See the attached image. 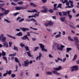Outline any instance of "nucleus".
Listing matches in <instances>:
<instances>
[{"mask_svg":"<svg viewBox=\"0 0 79 79\" xmlns=\"http://www.w3.org/2000/svg\"><path fill=\"white\" fill-rule=\"evenodd\" d=\"M9 13V10H7L4 12V14H5V15H8Z\"/></svg>","mask_w":79,"mask_h":79,"instance_id":"b1692460","label":"nucleus"},{"mask_svg":"<svg viewBox=\"0 0 79 79\" xmlns=\"http://www.w3.org/2000/svg\"><path fill=\"white\" fill-rule=\"evenodd\" d=\"M67 14H68V15L69 17V19H70V20L71 19V18H72V16L70 14V11H68Z\"/></svg>","mask_w":79,"mask_h":79,"instance_id":"1a4fd4ad","label":"nucleus"},{"mask_svg":"<svg viewBox=\"0 0 79 79\" xmlns=\"http://www.w3.org/2000/svg\"><path fill=\"white\" fill-rule=\"evenodd\" d=\"M49 12H50V13H52L53 12V10L52 9H50L48 10Z\"/></svg>","mask_w":79,"mask_h":79,"instance_id":"e433bc0d","label":"nucleus"},{"mask_svg":"<svg viewBox=\"0 0 79 79\" xmlns=\"http://www.w3.org/2000/svg\"><path fill=\"white\" fill-rule=\"evenodd\" d=\"M61 68H62L61 66H59L58 67V71L61 70Z\"/></svg>","mask_w":79,"mask_h":79,"instance_id":"de8ad7c7","label":"nucleus"},{"mask_svg":"<svg viewBox=\"0 0 79 79\" xmlns=\"http://www.w3.org/2000/svg\"><path fill=\"white\" fill-rule=\"evenodd\" d=\"M30 28L31 29H33V30H35V31L37 30V28H33L32 27H30Z\"/></svg>","mask_w":79,"mask_h":79,"instance_id":"6e6d98bb","label":"nucleus"},{"mask_svg":"<svg viewBox=\"0 0 79 79\" xmlns=\"http://www.w3.org/2000/svg\"><path fill=\"white\" fill-rule=\"evenodd\" d=\"M2 56H5V55H6V52H4L3 50H2V53L0 52V58H1L2 57Z\"/></svg>","mask_w":79,"mask_h":79,"instance_id":"423d86ee","label":"nucleus"},{"mask_svg":"<svg viewBox=\"0 0 79 79\" xmlns=\"http://www.w3.org/2000/svg\"><path fill=\"white\" fill-rule=\"evenodd\" d=\"M3 37H4V35H3V34H1L0 36V40H2V38H3Z\"/></svg>","mask_w":79,"mask_h":79,"instance_id":"a878e982","label":"nucleus"},{"mask_svg":"<svg viewBox=\"0 0 79 79\" xmlns=\"http://www.w3.org/2000/svg\"><path fill=\"white\" fill-rule=\"evenodd\" d=\"M72 11L73 13H76V10H75L74 9H73L72 10Z\"/></svg>","mask_w":79,"mask_h":79,"instance_id":"774afa93","label":"nucleus"},{"mask_svg":"<svg viewBox=\"0 0 79 79\" xmlns=\"http://www.w3.org/2000/svg\"><path fill=\"white\" fill-rule=\"evenodd\" d=\"M41 56H42V53L41 52H39V56L36 58V60H38L39 58L41 57Z\"/></svg>","mask_w":79,"mask_h":79,"instance_id":"4468645a","label":"nucleus"},{"mask_svg":"<svg viewBox=\"0 0 79 79\" xmlns=\"http://www.w3.org/2000/svg\"><path fill=\"white\" fill-rule=\"evenodd\" d=\"M49 58H53V57L51 54L49 55Z\"/></svg>","mask_w":79,"mask_h":79,"instance_id":"338daca9","label":"nucleus"},{"mask_svg":"<svg viewBox=\"0 0 79 79\" xmlns=\"http://www.w3.org/2000/svg\"><path fill=\"white\" fill-rule=\"evenodd\" d=\"M68 39H69V40H70V41H72V42H74V40L71 39V37H70V36H69L68 37Z\"/></svg>","mask_w":79,"mask_h":79,"instance_id":"bb28decb","label":"nucleus"},{"mask_svg":"<svg viewBox=\"0 0 79 79\" xmlns=\"http://www.w3.org/2000/svg\"><path fill=\"white\" fill-rule=\"evenodd\" d=\"M52 72L54 74H56V75H60V73H58L55 70H52Z\"/></svg>","mask_w":79,"mask_h":79,"instance_id":"f8f14e48","label":"nucleus"},{"mask_svg":"<svg viewBox=\"0 0 79 79\" xmlns=\"http://www.w3.org/2000/svg\"><path fill=\"white\" fill-rule=\"evenodd\" d=\"M24 21V18H22L21 19L19 20V23H21L22 22V21Z\"/></svg>","mask_w":79,"mask_h":79,"instance_id":"c9c22d12","label":"nucleus"},{"mask_svg":"<svg viewBox=\"0 0 79 79\" xmlns=\"http://www.w3.org/2000/svg\"><path fill=\"white\" fill-rule=\"evenodd\" d=\"M46 74L48 75H52V73L51 72H46Z\"/></svg>","mask_w":79,"mask_h":79,"instance_id":"412c9836","label":"nucleus"},{"mask_svg":"<svg viewBox=\"0 0 79 79\" xmlns=\"http://www.w3.org/2000/svg\"><path fill=\"white\" fill-rule=\"evenodd\" d=\"M39 13H40V12H38L37 13L38 14H35V15L36 16H39Z\"/></svg>","mask_w":79,"mask_h":79,"instance_id":"864d4df0","label":"nucleus"},{"mask_svg":"<svg viewBox=\"0 0 79 79\" xmlns=\"http://www.w3.org/2000/svg\"><path fill=\"white\" fill-rule=\"evenodd\" d=\"M29 62H27L26 61H25L24 62V65L23 66L24 67H27V66H29Z\"/></svg>","mask_w":79,"mask_h":79,"instance_id":"39448f33","label":"nucleus"},{"mask_svg":"<svg viewBox=\"0 0 79 79\" xmlns=\"http://www.w3.org/2000/svg\"><path fill=\"white\" fill-rule=\"evenodd\" d=\"M35 15H32V16H28L29 18H33V17H35Z\"/></svg>","mask_w":79,"mask_h":79,"instance_id":"8fccbe9b","label":"nucleus"},{"mask_svg":"<svg viewBox=\"0 0 79 79\" xmlns=\"http://www.w3.org/2000/svg\"><path fill=\"white\" fill-rule=\"evenodd\" d=\"M66 52H69V51H70V50H71L72 49L71 48H66Z\"/></svg>","mask_w":79,"mask_h":79,"instance_id":"aec40b11","label":"nucleus"},{"mask_svg":"<svg viewBox=\"0 0 79 79\" xmlns=\"http://www.w3.org/2000/svg\"><path fill=\"white\" fill-rule=\"evenodd\" d=\"M57 50H63V48H59V47L58 48H57Z\"/></svg>","mask_w":79,"mask_h":79,"instance_id":"bf43d9fd","label":"nucleus"},{"mask_svg":"<svg viewBox=\"0 0 79 79\" xmlns=\"http://www.w3.org/2000/svg\"><path fill=\"white\" fill-rule=\"evenodd\" d=\"M32 13H37V11L35 9L31 10Z\"/></svg>","mask_w":79,"mask_h":79,"instance_id":"2f4dec72","label":"nucleus"},{"mask_svg":"<svg viewBox=\"0 0 79 79\" xmlns=\"http://www.w3.org/2000/svg\"><path fill=\"white\" fill-rule=\"evenodd\" d=\"M5 5V3H2V4H0V6H3Z\"/></svg>","mask_w":79,"mask_h":79,"instance_id":"69168bd1","label":"nucleus"},{"mask_svg":"<svg viewBox=\"0 0 79 79\" xmlns=\"http://www.w3.org/2000/svg\"><path fill=\"white\" fill-rule=\"evenodd\" d=\"M71 68H74L75 71H77L78 70V66L77 65L73 66L71 67Z\"/></svg>","mask_w":79,"mask_h":79,"instance_id":"6e6552de","label":"nucleus"},{"mask_svg":"<svg viewBox=\"0 0 79 79\" xmlns=\"http://www.w3.org/2000/svg\"><path fill=\"white\" fill-rule=\"evenodd\" d=\"M17 35L18 36H22V35H23V33H22L21 32H20L19 33L17 34Z\"/></svg>","mask_w":79,"mask_h":79,"instance_id":"6ab92c4d","label":"nucleus"},{"mask_svg":"<svg viewBox=\"0 0 79 79\" xmlns=\"http://www.w3.org/2000/svg\"><path fill=\"white\" fill-rule=\"evenodd\" d=\"M4 19V21H6L7 23H10V21H9L7 19Z\"/></svg>","mask_w":79,"mask_h":79,"instance_id":"4c0bfd02","label":"nucleus"},{"mask_svg":"<svg viewBox=\"0 0 79 79\" xmlns=\"http://www.w3.org/2000/svg\"><path fill=\"white\" fill-rule=\"evenodd\" d=\"M40 45V47L41 48V50H42L44 48H45V46L43 45L42 44H39Z\"/></svg>","mask_w":79,"mask_h":79,"instance_id":"9d476101","label":"nucleus"},{"mask_svg":"<svg viewBox=\"0 0 79 79\" xmlns=\"http://www.w3.org/2000/svg\"><path fill=\"white\" fill-rule=\"evenodd\" d=\"M54 45H55V46H56L57 48H58V47H60V44H58V43H55L54 44Z\"/></svg>","mask_w":79,"mask_h":79,"instance_id":"7c9ffc66","label":"nucleus"},{"mask_svg":"<svg viewBox=\"0 0 79 79\" xmlns=\"http://www.w3.org/2000/svg\"><path fill=\"white\" fill-rule=\"evenodd\" d=\"M53 24H54V23H52V21H50L48 22L49 26H52Z\"/></svg>","mask_w":79,"mask_h":79,"instance_id":"f3484780","label":"nucleus"},{"mask_svg":"<svg viewBox=\"0 0 79 79\" xmlns=\"http://www.w3.org/2000/svg\"><path fill=\"white\" fill-rule=\"evenodd\" d=\"M22 30L23 32H26V28H25L24 27H23Z\"/></svg>","mask_w":79,"mask_h":79,"instance_id":"3c124183","label":"nucleus"},{"mask_svg":"<svg viewBox=\"0 0 79 79\" xmlns=\"http://www.w3.org/2000/svg\"><path fill=\"white\" fill-rule=\"evenodd\" d=\"M66 4L67 6H69V2H66Z\"/></svg>","mask_w":79,"mask_h":79,"instance_id":"680f3d73","label":"nucleus"},{"mask_svg":"<svg viewBox=\"0 0 79 79\" xmlns=\"http://www.w3.org/2000/svg\"><path fill=\"white\" fill-rule=\"evenodd\" d=\"M77 55H75L74 56L73 58V61H74V60H76V58H77Z\"/></svg>","mask_w":79,"mask_h":79,"instance_id":"5701e85b","label":"nucleus"},{"mask_svg":"<svg viewBox=\"0 0 79 79\" xmlns=\"http://www.w3.org/2000/svg\"><path fill=\"white\" fill-rule=\"evenodd\" d=\"M7 36L9 37H10V38H11L12 39H16V38L14 36H13L11 35H7Z\"/></svg>","mask_w":79,"mask_h":79,"instance_id":"2eb2a0df","label":"nucleus"},{"mask_svg":"<svg viewBox=\"0 0 79 79\" xmlns=\"http://www.w3.org/2000/svg\"><path fill=\"white\" fill-rule=\"evenodd\" d=\"M42 51H44V52H47V49H45L44 48L42 50Z\"/></svg>","mask_w":79,"mask_h":79,"instance_id":"052dcab7","label":"nucleus"},{"mask_svg":"<svg viewBox=\"0 0 79 79\" xmlns=\"http://www.w3.org/2000/svg\"><path fill=\"white\" fill-rule=\"evenodd\" d=\"M60 20L62 22H64V19L63 18H60Z\"/></svg>","mask_w":79,"mask_h":79,"instance_id":"79ce46f5","label":"nucleus"},{"mask_svg":"<svg viewBox=\"0 0 79 79\" xmlns=\"http://www.w3.org/2000/svg\"><path fill=\"white\" fill-rule=\"evenodd\" d=\"M67 13H68V11L63 12V15H64V16H66V15H67Z\"/></svg>","mask_w":79,"mask_h":79,"instance_id":"37998d69","label":"nucleus"},{"mask_svg":"<svg viewBox=\"0 0 79 79\" xmlns=\"http://www.w3.org/2000/svg\"><path fill=\"white\" fill-rule=\"evenodd\" d=\"M42 8L44 10H41V12L42 13H45L48 12V8H47L46 6H43Z\"/></svg>","mask_w":79,"mask_h":79,"instance_id":"f03ea898","label":"nucleus"},{"mask_svg":"<svg viewBox=\"0 0 79 79\" xmlns=\"http://www.w3.org/2000/svg\"><path fill=\"white\" fill-rule=\"evenodd\" d=\"M2 42H5L6 40V38L4 37L2 39Z\"/></svg>","mask_w":79,"mask_h":79,"instance_id":"ddd939ff","label":"nucleus"},{"mask_svg":"<svg viewBox=\"0 0 79 79\" xmlns=\"http://www.w3.org/2000/svg\"><path fill=\"white\" fill-rule=\"evenodd\" d=\"M31 21H33L34 22H35V21H35V19H34L33 18H32L31 19Z\"/></svg>","mask_w":79,"mask_h":79,"instance_id":"e2e57ef3","label":"nucleus"},{"mask_svg":"<svg viewBox=\"0 0 79 79\" xmlns=\"http://www.w3.org/2000/svg\"><path fill=\"white\" fill-rule=\"evenodd\" d=\"M43 3H45L47 2V0H42Z\"/></svg>","mask_w":79,"mask_h":79,"instance_id":"5fc2aeb1","label":"nucleus"},{"mask_svg":"<svg viewBox=\"0 0 79 79\" xmlns=\"http://www.w3.org/2000/svg\"><path fill=\"white\" fill-rule=\"evenodd\" d=\"M17 4H18V5H23V4H24V2H23V1L18 2L17 3Z\"/></svg>","mask_w":79,"mask_h":79,"instance_id":"4be33fe9","label":"nucleus"},{"mask_svg":"<svg viewBox=\"0 0 79 79\" xmlns=\"http://www.w3.org/2000/svg\"><path fill=\"white\" fill-rule=\"evenodd\" d=\"M22 40H26L27 39L28 40H29V39L28 38V37L27 36V35H25L22 38Z\"/></svg>","mask_w":79,"mask_h":79,"instance_id":"0eeeda50","label":"nucleus"},{"mask_svg":"<svg viewBox=\"0 0 79 79\" xmlns=\"http://www.w3.org/2000/svg\"><path fill=\"white\" fill-rule=\"evenodd\" d=\"M61 5H62V4H59L57 7V8H58L59 7L60 8H61Z\"/></svg>","mask_w":79,"mask_h":79,"instance_id":"72a5a7b5","label":"nucleus"},{"mask_svg":"<svg viewBox=\"0 0 79 79\" xmlns=\"http://www.w3.org/2000/svg\"><path fill=\"white\" fill-rule=\"evenodd\" d=\"M74 39L75 41V44L76 45L78 50L79 51V42L78 38H77V37L75 36L74 37Z\"/></svg>","mask_w":79,"mask_h":79,"instance_id":"f257e3e1","label":"nucleus"},{"mask_svg":"<svg viewBox=\"0 0 79 79\" xmlns=\"http://www.w3.org/2000/svg\"><path fill=\"white\" fill-rule=\"evenodd\" d=\"M15 8L16 10H24L26 9V7L21 6H16Z\"/></svg>","mask_w":79,"mask_h":79,"instance_id":"7ed1b4c3","label":"nucleus"},{"mask_svg":"<svg viewBox=\"0 0 79 79\" xmlns=\"http://www.w3.org/2000/svg\"><path fill=\"white\" fill-rule=\"evenodd\" d=\"M44 26L46 27H48V26H49V25L48 24V23H45V24H44Z\"/></svg>","mask_w":79,"mask_h":79,"instance_id":"a18cd8bd","label":"nucleus"},{"mask_svg":"<svg viewBox=\"0 0 79 79\" xmlns=\"http://www.w3.org/2000/svg\"><path fill=\"white\" fill-rule=\"evenodd\" d=\"M13 49L14 50H16L17 52H18V47L16 46L15 45H14V48Z\"/></svg>","mask_w":79,"mask_h":79,"instance_id":"9b49d317","label":"nucleus"},{"mask_svg":"<svg viewBox=\"0 0 79 79\" xmlns=\"http://www.w3.org/2000/svg\"><path fill=\"white\" fill-rule=\"evenodd\" d=\"M26 49V51H29V47L28 46H26L24 47Z\"/></svg>","mask_w":79,"mask_h":79,"instance_id":"c756f323","label":"nucleus"},{"mask_svg":"<svg viewBox=\"0 0 79 79\" xmlns=\"http://www.w3.org/2000/svg\"><path fill=\"white\" fill-rule=\"evenodd\" d=\"M19 13L16 12L14 14V16H17L18 15H19Z\"/></svg>","mask_w":79,"mask_h":79,"instance_id":"ea45409f","label":"nucleus"},{"mask_svg":"<svg viewBox=\"0 0 79 79\" xmlns=\"http://www.w3.org/2000/svg\"><path fill=\"white\" fill-rule=\"evenodd\" d=\"M39 49V47H36L35 48V49L34 50V51H37V50Z\"/></svg>","mask_w":79,"mask_h":79,"instance_id":"473e14b6","label":"nucleus"},{"mask_svg":"<svg viewBox=\"0 0 79 79\" xmlns=\"http://www.w3.org/2000/svg\"><path fill=\"white\" fill-rule=\"evenodd\" d=\"M30 5L33 7H36V6H37V5H36L34 4L32 2L30 3Z\"/></svg>","mask_w":79,"mask_h":79,"instance_id":"dca6fc26","label":"nucleus"},{"mask_svg":"<svg viewBox=\"0 0 79 79\" xmlns=\"http://www.w3.org/2000/svg\"><path fill=\"white\" fill-rule=\"evenodd\" d=\"M27 53L29 56H31V52L30 51L27 52Z\"/></svg>","mask_w":79,"mask_h":79,"instance_id":"cd10ccee","label":"nucleus"},{"mask_svg":"<svg viewBox=\"0 0 79 79\" xmlns=\"http://www.w3.org/2000/svg\"><path fill=\"white\" fill-rule=\"evenodd\" d=\"M16 70L15 71V72H17L18 71V65H16Z\"/></svg>","mask_w":79,"mask_h":79,"instance_id":"49530a36","label":"nucleus"},{"mask_svg":"<svg viewBox=\"0 0 79 79\" xmlns=\"http://www.w3.org/2000/svg\"><path fill=\"white\" fill-rule=\"evenodd\" d=\"M15 61L16 63H19V60L18 59V58L16 57L15 58Z\"/></svg>","mask_w":79,"mask_h":79,"instance_id":"393cba45","label":"nucleus"},{"mask_svg":"<svg viewBox=\"0 0 79 79\" xmlns=\"http://www.w3.org/2000/svg\"><path fill=\"white\" fill-rule=\"evenodd\" d=\"M5 14H4V13H0V16H1V17H2Z\"/></svg>","mask_w":79,"mask_h":79,"instance_id":"4d7b16f0","label":"nucleus"},{"mask_svg":"<svg viewBox=\"0 0 79 79\" xmlns=\"http://www.w3.org/2000/svg\"><path fill=\"white\" fill-rule=\"evenodd\" d=\"M69 26L71 27H72V28H73V29H75V27H74V26L72 25L71 24H69Z\"/></svg>","mask_w":79,"mask_h":79,"instance_id":"a19ab883","label":"nucleus"},{"mask_svg":"<svg viewBox=\"0 0 79 79\" xmlns=\"http://www.w3.org/2000/svg\"><path fill=\"white\" fill-rule=\"evenodd\" d=\"M2 58L4 60H7V59H6V57L3 56L2 57Z\"/></svg>","mask_w":79,"mask_h":79,"instance_id":"13d9d810","label":"nucleus"},{"mask_svg":"<svg viewBox=\"0 0 79 79\" xmlns=\"http://www.w3.org/2000/svg\"><path fill=\"white\" fill-rule=\"evenodd\" d=\"M54 70L55 71H58V67H56L54 68Z\"/></svg>","mask_w":79,"mask_h":79,"instance_id":"0e129e2a","label":"nucleus"},{"mask_svg":"<svg viewBox=\"0 0 79 79\" xmlns=\"http://www.w3.org/2000/svg\"><path fill=\"white\" fill-rule=\"evenodd\" d=\"M6 73H7V74H9V75H10L11 74V70H10L9 71H6Z\"/></svg>","mask_w":79,"mask_h":79,"instance_id":"a211bd4d","label":"nucleus"},{"mask_svg":"<svg viewBox=\"0 0 79 79\" xmlns=\"http://www.w3.org/2000/svg\"><path fill=\"white\" fill-rule=\"evenodd\" d=\"M11 76L13 78L15 77V76H16V75L15 74H12L11 75Z\"/></svg>","mask_w":79,"mask_h":79,"instance_id":"c03bdc74","label":"nucleus"},{"mask_svg":"<svg viewBox=\"0 0 79 79\" xmlns=\"http://www.w3.org/2000/svg\"><path fill=\"white\" fill-rule=\"evenodd\" d=\"M3 47H6V48H8V43L7 42H5L3 44Z\"/></svg>","mask_w":79,"mask_h":79,"instance_id":"20e7f679","label":"nucleus"},{"mask_svg":"<svg viewBox=\"0 0 79 79\" xmlns=\"http://www.w3.org/2000/svg\"><path fill=\"white\" fill-rule=\"evenodd\" d=\"M20 45L21 47H22V48H23V47H25V44H23V43L20 44Z\"/></svg>","mask_w":79,"mask_h":79,"instance_id":"f704fd0d","label":"nucleus"},{"mask_svg":"<svg viewBox=\"0 0 79 79\" xmlns=\"http://www.w3.org/2000/svg\"><path fill=\"white\" fill-rule=\"evenodd\" d=\"M16 52H15L14 54H10L9 55V56H16Z\"/></svg>","mask_w":79,"mask_h":79,"instance_id":"c85d7f7f","label":"nucleus"},{"mask_svg":"<svg viewBox=\"0 0 79 79\" xmlns=\"http://www.w3.org/2000/svg\"><path fill=\"white\" fill-rule=\"evenodd\" d=\"M60 36H61V35H57L55 37L56 38H58V37H60Z\"/></svg>","mask_w":79,"mask_h":79,"instance_id":"09e8293b","label":"nucleus"},{"mask_svg":"<svg viewBox=\"0 0 79 79\" xmlns=\"http://www.w3.org/2000/svg\"><path fill=\"white\" fill-rule=\"evenodd\" d=\"M9 47H11V45L13 44V43L11 42H9Z\"/></svg>","mask_w":79,"mask_h":79,"instance_id":"58836bf2","label":"nucleus"},{"mask_svg":"<svg viewBox=\"0 0 79 79\" xmlns=\"http://www.w3.org/2000/svg\"><path fill=\"white\" fill-rule=\"evenodd\" d=\"M11 3L12 5H15V6H16V5H16V4L15 3H14V2H12Z\"/></svg>","mask_w":79,"mask_h":79,"instance_id":"603ef678","label":"nucleus"}]
</instances>
